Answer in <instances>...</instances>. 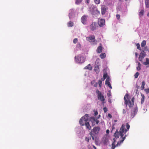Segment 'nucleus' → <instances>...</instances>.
Listing matches in <instances>:
<instances>
[{
	"label": "nucleus",
	"instance_id": "obj_19",
	"mask_svg": "<svg viewBox=\"0 0 149 149\" xmlns=\"http://www.w3.org/2000/svg\"><path fill=\"white\" fill-rule=\"evenodd\" d=\"M106 12V9L104 7H102L101 8V13L103 15L105 14Z\"/></svg>",
	"mask_w": 149,
	"mask_h": 149
},
{
	"label": "nucleus",
	"instance_id": "obj_5",
	"mask_svg": "<svg viewBox=\"0 0 149 149\" xmlns=\"http://www.w3.org/2000/svg\"><path fill=\"white\" fill-rule=\"evenodd\" d=\"M96 93L97 95V99L103 102L105 100L104 96L102 95L101 92L98 90H96Z\"/></svg>",
	"mask_w": 149,
	"mask_h": 149
},
{
	"label": "nucleus",
	"instance_id": "obj_17",
	"mask_svg": "<svg viewBox=\"0 0 149 149\" xmlns=\"http://www.w3.org/2000/svg\"><path fill=\"white\" fill-rule=\"evenodd\" d=\"M113 143L112 144V147L111 148L112 149H114L115 148L116 146H115V144L116 142V140L115 139V138H113ZM118 146L117 145L116 146H118Z\"/></svg>",
	"mask_w": 149,
	"mask_h": 149
},
{
	"label": "nucleus",
	"instance_id": "obj_48",
	"mask_svg": "<svg viewBox=\"0 0 149 149\" xmlns=\"http://www.w3.org/2000/svg\"><path fill=\"white\" fill-rule=\"evenodd\" d=\"M108 116L110 118H111L112 117L110 113H109L108 114Z\"/></svg>",
	"mask_w": 149,
	"mask_h": 149
},
{
	"label": "nucleus",
	"instance_id": "obj_25",
	"mask_svg": "<svg viewBox=\"0 0 149 149\" xmlns=\"http://www.w3.org/2000/svg\"><path fill=\"white\" fill-rule=\"evenodd\" d=\"M146 6V8H149V0H146L145 1Z\"/></svg>",
	"mask_w": 149,
	"mask_h": 149
},
{
	"label": "nucleus",
	"instance_id": "obj_6",
	"mask_svg": "<svg viewBox=\"0 0 149 149\" xmlns=\"http://www.w3.org/2000/svg\"><path fill=\"white\" fill-rule=\"evenodd\" d=\"M146 53L144 50H142L140 53L139 57V60L142 63L143 62L142 60L146 56Z\"/></svg>",
	"mask_w": 149,
	"mask_h": 149
},
{
	"label": "nucleus",
	"instance_id": "obj_46",
	"mask_svg": "<svg viewBox=\"0 0 149 149\" xmlns=\"http://www.w3.org/2000/svg\"><path fill=\"white\" fill-rule=\"evenodd\" d=\"M98 114V112L97 111H96L94 113V116H96Z\"/></svg>",
	"mask_w": 149,
	"mask_h": 149
},
{
	"label": "nucleus",
	"instance_id": "obj_21",
	"mask_svg": "<svg viewBox=\"0 0 149 149\" xmlns=\"http://www.w3.org/2000/svg\"><path fill=\"white\" fill-rule=\"evenodd\" d=\"M94 70L95 71L99 72V65H96L95 66Z\"/></svg>",
	"mask_w": 149,
	"mask_h": 149
},
{
	"label": "nucleus",
	"instance_id": "obj_30",
	"mask_svg": "<svg viewBox=\"0 0 149 149\" xmlns=\"http://www.w3.org/2000/svg\"><path fill=\"white\" fill-rule=\"evenodd\" d=\"M144 10H142L141 11L139 12V15L140 17L142 16L143 15V13H144Z\"/></svg>",
	"mask_w": 149,
	"mask_h": 149
},
{
	"label": "nucleus",
	"instance_id": "obj_26",
	"mask_svg": "<svg viewBox=\"0 0 149 149\" xmlns=\"http://www.w3.org/2000/svg\"><path fill=\"white\" fill-rule=\"evenodd\" d=\"M100 57L102 59L104 58L106 56V55L105 53H102L100 55Z\"/></svg>",
	"mask_w": 149,
	"mask_h": 149
},
{
	"label": "nucleus",
	"instance_id": "obj_51",
	"mask_svg": "<svg viewBox=\"0 0 149 149\" xmlns=\"http://www.w3.org/2000/svg\"><path fill=\"white\" fill-rule=\"evenodd\" d=\"M86 3H89L90 2V0H86Z\"/></svg>",
	"mask_w": 149,
	"mask_h": 149
},
{
	"label": "nucleus",
	"instance_id": "obj_24",
	"mask_svg": "<svg viewBox=\"0 0 149 149\" xmlns=\"http://www.w3.org/2000/svg\"><path fill=\"white\" fill-rule=\"evenodd\" d=\"M143 65H147L149 64V59L148 58H146V61L143 63Z\"/></svg>",
	"mask_w": 149,
	"mask_h": 149
},
{
	"label": "nucleus",
	"instance_id": "obj_59",
	"mask_svg": "<svg viewBox=\"0 0 149 149\" xmlns=\"http://www.w3.org/2000/svg\"><path fill=\"white\" fill-rule=\"evenodd\" d=\"M148 98H149V96L148 97Z\"/></svg>",
	"mask_w": 149,
	"mask_h": 149
},
{
	"label": "nucleus",
	"instance_id": "obj_11",
	"mask_svg": "<svg viewBox=\"0 0 149 149\" xmlns=\"http://www.w3.org/2000/svg\"><path fill=\"white\" fill-rule=\"evenodd\" d=\"M98 24L100 26H102L105 24V20L104 19H99L98 21Z\"/></svg>",
	"mask_w": 149,
	"mask_h": 149
},
{
	"label": "nucleus",
	"instance_id": "obj_33",
	"mask_svg": "<svg viewBox=\"0 0 149 149\" xmlns=\"http://www.w3.org/2000/svg\"><path fill=\"white\" fill-rule=\"evenodd\" d=\"M98 83L99 84V86L101 88L102 87V81L101 80H98Z\"/></svg>",
	"mask_w": 149,
	"mask_h": 149
},
{
	"label": "nucleus",
	"instance_id": "obj_13",
	"mask_svg": "<svg viewBox=\"0 0 149 149\" xmlns=\"http://www.w3.org/2000/svg\"><path fill=\"white\" fill-rule=\"evenodd\" d=\"M84 117H82L80 120L79 123L81 126H84L85 125V123L87 121H85V120L83 119Z\"/></svg>",
	"mask_w": 149,
	"mask_h": 149
},
{
	"label": "nucleus",
	"instance_id": "obj_56",
	"mask_svg": "<svg viewBox=\"0 0 149 149\" xmlns=\"http://www.w3.org/2000/svg\"><path fill=\"white\" fill-rule=\"evenodd\" d=\"M115 122H116L117 121V120H114Z\"/></svg>",
	"mask_w": 149,
	"mask_h": 149
},
{
	"label": "nucleus",
	"instance_id": "obj_31",
	"mask_svg": "<svg viewBox=\"0 0 149 149\" xmlns=\"http://www.w3.org/2000/svg\"><path fill=\"white\" fill-rule=\"evenodd\" d=\"M145 84V82L144 81H143L142 82V84L141 86V88H142V89H144Z\"/></svg>",
	"mask_w": 149,
	"mask_h": 149
},
{
	"label": "nucleus",
	"instance_id": "obj_42",
	"mask_svg": "<svg viewBox=\"0 0 149 149\" xmlns=\"http://www.w3.org/2000/svg\"><path fill=\"white\" fill-rule=\"evenodd\" d=\"M148 48L146 46V47H145L144 48V50H143L144 51H148Z\"/></svg>",
	"mask_w": 149,
	"mask_h": 149
},
{
	"label": "nucleus",
	"instance_id": "obj_22",
	"mask_svg": "<svg viewBox=\"0 0 149 149\" xmlns=\"http://www.w3.org/2000/svg\"><path fill=\"white\" fill-rule=\"evenodd\" d=\"M109 76H108V74H107V72H104V74H103V78H102L101 79L102 80V81H104L105 79L106 78L108 77Z\"/></svg>",
	"mask_w": 149,
	"mask_h": 149
},
{
	"label": "nucleus",
	"instance_id": "obj_23",
	"mask_svg": "<svg viewBox=\"0 0 149 149\" xmlns=\"http://www.w3.org/2000/svg\"><path fill=\"white\" fill-rule=\"evenodd\" d=\"M141 95L142 97V98L141 99V104H143V103L144 102V100H145V96L144 95L141 93Z\"/></svg>",
	"mask_w": 149,
	"mask_h": 149
},
{
	"label": "nucleus",
	"instance_id": "obj_43",
	"mask_svg": "<svg viewBox=\"0 0 149 149\" xmlns=\"http://www.w3.org/2000/svg\"><path fill=\"white\" fill-rule=\"evenodd\" d=\"M95 121L97 124L99 123V121L97 120V119L95 118Z\"/></svg>",
	"mask_w": 149,
	"mask_h": 149
},
{
	"label": "nucleus",
	"instance_id": "obj_41",
	"mask_svg": "<svg viewBox=\"0 0 149 149\" xmlns=\"http://www.w3.org/2000/svg\"><path fill=\"white\" fill-rule=\"evenodd\" d=\"M120 15H119V14L116 15V17L117 19H119L120 18Z\"/></svg>",
	"mask_w": 149,
	"mask_h": 149
},
{
	"label": "nucleus",
	"instance_id": "obj_58",
	"mask_svg": "<svg viewBox=\"0 0 149 149\" xmlns=\"http://www.w3.org/2000/svg\"><path fill=\"white\" fill-rule=\"evenodd\" d=\"M114 128V127H112V129H113Z\"/></svg>",
	"mask_w": 149,
	"mask_h": 149
},
{
	"label": "nucleus",
	"instance_id": "obj_18",
	"mask_svg": "<svg viewBox=\"0 0 149 149\" xmlns=\"http://www.w3.org/2000/svg\"><path fill=\"white\" fill-rule=\"evenodd\" d=\"M84 69H88L90 70H91L92 69V67L91 65V64H89L87 66L85 67L84 68Z\"/></svg>",
	"mask_w": 149,
	"mask_h": 149
},
{
	"label": "nucleus",
	"instance_id": "obj_2",
	"mask_svg": "<svg viewBox=\"0 0 149 149\" xmlns=\"http://www.w3.org/2000/svg\"><path fill=\"white\" fill-rule=\"evenodd\" d=\"M124 100H125V104L126 105L127 107L128 104L130 108H131L134 105V103L131 102L130 101L129 98V95L126 93L124 98Z\"/></svg>",
	"mask_w": 149,
	"mask_h": 149
},
{
	"label": "nucleus",
	"instance_id": "obj_44",
	"mask_svg": "<svg viewBox=\"0 0 149 149\" xmlns=\"http://www.w3.org/2000/svg\"><path fill=\"white\" fill-rule=\"evenodd\" d=\"M107 95L108 97H110L111 95L110 92H109V93H108L107 94Z\"/></svg>",
	"mask_w": 149,
	"mask_h": 149
},
{
	"label": "nucleus",
	"instance_id": "obj_28",
	"mask_svg": "<svg viewBox=\"0 0 149 149\" xmlns=\"http://www.w3.org/2000/svg\"><path fill=\"white\" fill-rule=\"evenodd\" d=\"M73 24V22L71 21L69 22L67 24V25L68 27H72Z\"/></svg>",
	"mask_w": 149,
	"mask_h": 149
},
{
	"label": "nucleus",
	"instance_id": "obj_50",
	"mask_svg": "<svg viewBox=\"0 0 149 149\" xmlns=\"http://www.w3.org/2000/svg\"><path fill=\"white\" fill-rule=\"evenodd\" d=\"M97 83H96L94 85V86L95 87H96L97 86Z\"/></svg>",
	"mask_w": 149,
	"mask_h": 149
},
{
	"label": "nucleus",
	"instance_id": "obj_27",
	"mask_svg": "<svg viewBox=\"0 0 149 149\" xmlns=\"http://www.w3.org/2000/svg\"><path fill=\"white\" fill-rule=\"evenodd\" d=\"M146 45V41L144 40L142 41L141 44V46L142 47H144Z\"/></svg>",
	"mask_w": 149,
	"mask_h": 149
},
{
	"label": "nucleus",
	"instance_id": "obj_34",
	"mask_svg": "<svg viewBox=\"0 0 149 149\" xmlns=\"http://www.w3.org/2000/svg\"><path fill=\"white\" fill-rule=\"evenodd\" d=\"M136 45L137 46V49L139 50H141V49L140 47V45L139 43L137 44H136Z\"/></svg>",
	"mask_w": 149,
	"mask_h": 149
},
{
	"label": "nucleus",
	"instance_id": "obj_14",
	"mask_svg": "<svg viewBox=\"0 0 149 149\" xmlns=\"http://www.w3.org/2000/svg\"><path fill=\"white\" fill-rule=\"evenodd\" d=\"M86 20L87 17L85 15L83 16L81 19V22L84 24H85L86 23Z\"/></svg>",
	"mask_w": 149,
	"mask_h": 149
},
{
	"label": "nucleus",
	"instance_id": "obj_8",
	"mask_svg": "<svg viewBox=\"0 0 149 149\" xmlns=\"http://www.w3.org/2000/svg\"><path fill=\"white\" fill-rule=\"evenodd\" d=\"M138 110V109L137 107H134L131 111V116L132 118L134 117L136 114L137 113Z\"/></svg>",
	"mask_w": 149,
	"mask_h": 149
},
{
	"label": "nucleus",
	"instance_id": "obj_37",
	"mask_svg": "<svg viewBox=\"0 0 149 149\" xmlns=\"http://www.w3.org/2000/svg\"><path fill=\"white\" fill-rule=\"evenodd\" d=\"M82 0H76L75 3L76 4H78L81 2Z\"/></svg>",
	"mask_w": 149,
	"mask_h": 149
},
{
	"label": "nucleus",
	"instance_id": "obj_38",
	"mask_svg": "<svg viewBox=\"0 0 149 149\" xmlns=\"http://www.w3.org/2000/svg\"><path fill=\"white\" fill-rule=\"evenodd\" d=\"M78 41V39L77 38H74L73 40V42L74 43H76Z\"/></svg>",
	"mask_w": 149,
	"mask_h": 149
},
{
	"label": "nucleus",
	"instance_id": "obj_20",
	"mask_svg": "<svg viewBox=\"0 0 149 149\" xmlns=\"http://www.w3.org/2000/svg\"><path fill=\"white\" fill-rule=\"evenodd\" d=\"M89 117V116L88 114H86L84 116L82 117H84L83 119L85 120V121H87L88 120Z\"/></svg>",
	"mask_w": 149,
	"mask_h": 149
},
{
	"label": "nucleus",
	"instance_id": "obj_49",
	"mask_svg": "<svg viewBox=\"0 0 149 149\" xmlns=\"http://www.w3.org/2000/svg\"><path fill=\"white\" fill-rule=\"evenodd\" d=\"M109 130H106V133L107 134H109Z\"/></svg>",
	"mask_w": 149,
	"mask_h": 149
},
{
	"label": "nucleus",
	"instance_id": "obj_40",
	"mask_svg": "<svg viewBox=\"0 0 149 149\" xmlns=\"http://www.w3.org/2000/svg\"><path fill=\"white\" fill-rule=\"evenodd\" d=\"M103 110L104 113H106L107 111V109L106 107H104L103 108Z\"/></svg>",
	"mask_w": 149,
	"mask_h": 149
},
{
	"label": "nucleus",
	"instance_id": "obj_53",
	"mask_svg": "<svg viewBox=\"0 0 149 149\" xmlns=\"http://www.w3.org/2000/svg\"><path fill=\"white\" fill-rule=\"evenodd\" d=\"M93 148L95 149H96V147H95L94 146H93Z\"/></svg>",
	"mask_w": 149,
	"mask_h": 149
},
{
	"label": "nucleus",
	"instance_id": "obj_55",
	"mask_svg": "<svg viewBox=\"0 0 149 149\" xmlns=\"http://www.w3.org/2000/svg\"><path fill=\"white\" fill-rule=\"evenodd\" d=\"M92 139L93 140H94V137L93 136H92Z\"/></svg>",
	"mask_w": 149,
	"mask_h": 149
},
{
	"label": "nucleus",
	"instance_id": "obj_29",
	"mask_svg": "<svg viewBox=\"0 0 149 149\" xmlns=\"http://www.w3.org/2000/svg\"><path fill=\"white\" fill-rule=\"evenodd\" d=\"M141 65L140 63L139 62H138V66L136 68V69L138 71H139L141 69Z\"/></svg>",
	"mask_w": 149,
	"mask_h": 149
},
{
	"label": "nucleus",
	"instance_id": "obj_16",
	"mask_svg": "<svg viewBox=\"0 0 149 149\" xmlns=\"http://www.w3.org/2000/svg\"><path fill=\"white\" fill-rule=\"evenodd\" d=\"M85 125L86 126V128L89 130H90L91 129V126H90L89 122H86L85 123Z\"/></svg>",
	"mask_w": 149,
	"mask_h": 149
},
{
	"label": "nucleus",
	"instance_id": "obj_3",
	"mask_svg": "<svg viewBox=\"0 0 149 149\" xmlns=\"http://www.w3.org/2000/svg\"><path fill=\"white\" fill-rule=\"evenodd\" d=\"M75 59L76 62L80 63H84L85 61L84 57L80 55L76 56L75 57Z\"/></svg>",
	"mask_w": 149,
	"mask_h": 149
},
{
	"label": "nucleus",
	"instance_id": "obj_1",
	"mask_svg": "<svg viewBox=\"0 0 149 149\" xmlns=\"http://www.w3.org/2000/svg\"><path fill=\"white\" fill-rule=\"evenodd\" d=\"M126 126L127 129H125V125L124 124H123L122 125L121 127L120 128L119 132L117 130L114 133V136L115 137V139L118 138L119 135L121 137L122 139V140L118 142L117 143V146L118 145H120L121 143H123L125 139L126 136H127L126 135H125L123 137L124 133L125 134L130 129V125L128 123H126Z\"/></svg>",
	"mask_w": 149,
	"mask_h": 149
},
{
	"label": "nucleus",
	"instance_id": "obj_47",
	"mask_svg": "<svg viewBox=\"0 0 149 149\" xmlns=\"http://www.w3.org/2000/svg\"><path fill=\"white\" fill-rule=\"evenodd\" d=\"M85 140L86 141H87L88 142L89 141V139L88 138L86 137V138Z\"/></svg>",
	"mask_w": 149,
	"mask_h": 149
},
{
	"label": "nucleus",
	"instance_id": "obj_7",
	"mask_svg": "<svg viewBox=\"0 0 149 149\" xmlns=\"http://www.w3.org/2000/svg\"><path fill=\"white\" fill-rule=\"evenodd\" d=\"M86 40L90 42H94L95 41V37L94 36H91L86 38Z\"/></svg>",
	"mask_w": 149,
	"mask_h": 149
},
{
	"label": "nucleus",
	"instance_id": "obj_36",
	"mask_svg": "<svg viewBox=\"0 0 149 149\" xmlns=\"http://www.w3.org/2000/svg\"><path fill=\"white\" fill-rule=\"evenodd\" d=\"M76 48L78 49H80L81 48V44L79 43H78L76 45Z\"/></svg>",
	"mask_w": 149,
	"mask_h": 149
},
{
	"label": "nucleus",
	"instance_id": "obj_12",
	"mask_svg": "<svg viewBox=\"0 0 149 149\" xmlns=\"http://www.w3.org/2000/svg\"><path fill=\"white\" fill-rule=\"evenodd\" d=\"M100 45L97 47L96 50L97 52L98 53L102 52L103 48V47L102 46L101 44H100Z\"/></svg>",
	"mask_w": 149,
	"mask_h": 149
},
{
	"label": "nucleus",
	"instance_id": "obj_4",
	"mask_svg": "<svg viewBox=\"0 0 149 149\" xmlns=\"http://www.w3.org/2000/svg\"><path fill=\"white\" fill-rule=\"evenodd\" d=\"M100 130V127H93L91 132L90 133V134L91 136L92 135L95 136L97 135L99 133Z\"/></svg>",
	"mask_w": 149,
	"mask_h": 149
},
{
	"label": "nucleus",
	"instance_id": "obj_15",
	"mask_svg": "<svg viewBox=\"0 0 149 149\" xmlns=\"http://www.w3.org/2000/svg\"><path fill=\"white\" fill-rule=\"evenodd\" d=\"M91 121L92 122V125L93 126L95 125V118L93 117H91Z\"/></svg>",
	"mask_w": 149,
	"mask_h": 149
},
{
	"label": "nucleus",
	"instance_id": "obj_10",
	"mask_svg": "<svg viewBox=\"0 0 149 149\" xmlns=\"http://www.w3.org/2000/svg\"><path fill=\"white\" fill-rule=\"evenodd\" d=\"M97 26V23L94 22L90 25V28L91 30L93 31L96 29Z\"/></svg>",
	"mask_w": 149,
	"mask_h": 149
},
{
	"label": "nucleus",
	"instance_id": "obj_35",
	"mask_svg": "<svg viewBox=\"0 0 149 149\" xmlns=\"http://www.w3.org/2000/svg\"><path fill=\"white\" fill-rule=\"evenodd\" d=\"M139 74L138 72H136V73L134 75V77L135 78H137L138 77V76H139Z\"/></svg>",
	"mask_w": 149,
	"mask_h": 149
},
{
	"label": "nucleus",
	"instance_id": "obj_57",
	"mask_svg": "<svg viewBox=\"0 0 149 149\" xmlns=\"http://www.w3.org/2000/svg\"><path fill=\"white\" fill-rule=\"evenodd\" d=\"M147 16L148 17H149V13H148L147 14Z\"/></svg>",
	"mask_w": 149,
	"mask_h": 149
},
{
	"label": "nucleus",
	"instance_id": "obj_52",
	"mask_svg": "<svg viewBox=\"0 0 149 149\" xmlns=\"http://www.w3.org/2000/svg\"><path fill=\"white\" fill-rule=\"evenodd\" d=\"M135 56H136V57H137V56L138 55V53H137V52H135Z\"/></svg>",
	"mask_w": 149,
	"mask_h": 149
},
{
	"label": "nucleus",
	"instance_id": "obj_39",
	"mask_svg": "<svg viewBox=\"0 0 149 149\" xmlns=\"http://www.w3.org/2000/svg\"><path fill=\"white\" fill-rule=\"evenodd\" d=\"M145 91L146 93L148 94L149 93V88L145 89Z\"/></svg>",
	"mask_w": 149,
	"mask_h": 149
},
{
	"label": "nucleus",
	"instance_id": "obj_9",
	"mask_svg": "<svg viewBox=\"0 0 149 149\" xmlns=\"http://www.w3.org/2000/svg\"><path fill=\"white\" fill-rule=\"evenodd\" d=\"M110 77H108L105 81V84L106 85H107V86L109 87L110 89H111L112 87L110 82Z\"/></svg>",
	"mask_w": 149,
	"mask_h": 149
},
{
	"label": "nucleus",
	"instance_id": "obj_54",
	"mask_svg": "<svg viewBox=\"0 0 149 149\" xmlns=\"http://www.w3.org/2000/svg\"><path fill=\"white\" fill-rule=\"evenodd\" d=\"M125 113V109H123V113Z\"/></svg>",
	"mask_w": 149,
	"mask_h": 149
},
{
	"label": "nucleus",
	"instance_id": "obj_32",
	"mask_svg": "<svg viewBox=\"0 0 149 149\" xmlns=\"http://www.w3.org/2000/svg\"><path fill=\"white\" fill-rule=\"evenodd\" d=\"M95 3L97 4H99L100 3V0H94Z\"/></svg>",
	"mask_w": 149,
	"mask_h": 149
},
{
	"label": "nucleus",
	"instance_id": "obj_45",
	"mask_svg": "<svg viewBox=\"0 0 149 149\" xmlns=\"http://www.w3.org/2000/svg\"><path fill=\"white\" fill-rule=\"evenodd\" d=\"M134 97H132V100H131V102H132V103L133 102V103H134Z\"/></svg>",
	"mask_w": 149,
	"mask_h": 149
}]
</instances>
